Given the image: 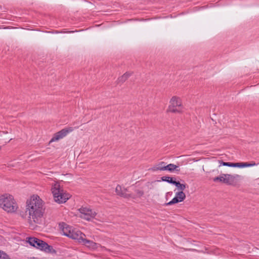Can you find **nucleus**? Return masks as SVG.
<instances>
[{
    "label": "nucleus",
    "mask_w": 259,
    "mask_h": 259,
    "mask_svg": "<svg viewBox=\"0 0 259 259\" xmlns=\"http://www.w3.org/2000/svg\"><path fill=\"white\" fill-rule=\"evenodd\" d=\"M26 203L25 213L28 215L29 224L39 223L45 211L43 201L38 196L34 195L27 201Z\"/></svg>",
    "instance_id": "nucleus-1"
},
{
    "label": "nucleus",
    "mask_w": 259,
    "mask_h": 259,
    "mask_svg": "<svg viewBox=\"0 0 259 259\" xmlns=\"http://www.w3.org/2000/svg\"><path fill=\"white\" fill-rule=\"evenodd\" d=\"M51 190L54 199L58 203H65L70 197V194L66 193L61 188L59 183L58 182H54L52 184Z\"/></svg>",
    "instance_id": "nucleus-2"
},
{
    "label": "nucleus",
    "mask_w": 259,
    "mask_h": 259,
    "mask_svg": "<svg viewBox=\"0 0 259 259\" xmlns=\"http://www.w3.org/2000/svg\"><path fill=\"white\" fill-rule=\"evenodd\" d=\"M0 207L8 212H14L17 209L13 197L9 194H5L0 197Z\"/></svg>",
    "instance_id": "nucleus-3"
},
{
    "label": "nucleus",
    "mask_w": 259,
    "mask_h": 259,
    "mask_svg": "<svg viewBox=\"0 0 259 259\" xmlns=\"http://www.w3.org/2000/svg\"><path fill=\"white\" fill-rule=\"evenodd\" d=\"M26 241L30 245L46 252H50L52 249L46 242L35 237H27Z\"/></svg>",
    "instance_id": "nucleus-4"
},
{
    "label": "nucleus",
    "mask_w": 259,
    "mask_h": 259,
    "mask_svg": "<svg viewBox=\"0 0 259 259\" xmlns=\"http://www.w3.org/2000/svg\"><path fill=\"white\" fill-rule=\"evenodd\" d=\"M169 103L167 111L172 113L181 112L182 111V103L180 98L176 96L172 97Z\"/></svg>",
    "instance_id": "nucleus-5"
},
{
    "label": "nucleus",
    "mask_w": 259,
    "mask_h": 259,
    "mask_svg": "<svg viewBox=\"0 0 259 259\" xmlns=\"http://www.w3.org/2000/svg\"><path fill=\"white\" fill-rule=\"evenodd\" d=\"M78 211L80 213L79 217L85 220L90 221L95 218L97 215L96 211L88 207L82 206Z\"/></svg>",
    "instance_id": "nucleus-6"
},
{
    "label": "nucleus",
    "mask_w": 259,
    "mask_h": 259,
    "mask_svg": "<svg viewBox=\"0 0 259 259\" xmlns=\"http://www.w3.org/2000/svg\"><path fill=\"white\" fill-rule=\"evenodd\" d=\"M238 177H239L238 175L232 176L229 174H222L219 177L214 178L213 181L215 182L219 181L227 184H231L234 182L235 179Z\"/></svg>",
    "instance_id": "nucleus-7"
},
{
    "label": "nucleus",
    "mask_w": 259,
    "mask_h": 259,
    "mask_svg": "<svg viewBox=\"0 0 259 259\" xmlns=\"http://www.w3.org/2000/svg\"><path fill=\"white\" fill-rule=\"evenodd\" d=\"M73 131V128L72 127H69L62 129L54 135L53 138L50 140V143L56 142L63 139L68 134L72 132Z\"/></svg>",
    "instance_id": "nucleus-8"
},
{
    "label": "nucleus",
    "mask_w": 259,
    "mask_h": 259,
    "mask_svg": "<svg viewBox=\"0 0 259 259\" xmlns=\"http://www.w3.org/2000/svg\"><path fill=\"white\" fill-rule=\"evenodd\" d=\"M80 243L85 245L86 247L90 249H96L98 247H101L103 248H105L104 247H102L101 245L98 243H95L93 241L85 239L83 238L82 241Z\"/></svg>",
    "instance_id": "nucleus-9"
},
{
    "label": "nucleus",
    "mask_w": 259,
    "mask_h": 259,
    "mask_svg": "<svg viewBox=\"0 0 259 259\" xmlns=\"http://www.w3.org/2000/svg\"><path fill=\"white\" fill-rule=\"evenodd\" d=\"M127 190L126 188H122V187L120 185H117L115 189V192L117 195L123 197L124 198H135V197L133 196L131 194L126 193Z\"/></svg>",
    "instance_id": "nucleus-10"
},
{
    "label": "nucleus",
    "mask_w": 259,
    "mask_h": 259,
    "mask_svg": "<svg viewBox=\"0 0 259 259\" xmlns=\"http://www.w3.org/2000/svg\"><path fill=\"white\" fill-rule=\"evenodd\" d=\"M71 236L72 239L77 240L79 243H80L83 238L85 237L84 234L75 229H74L73 235L72 234Z\"/></svg>",
    "instance_id": "nucleus-11"
},
{
    "label": "nucleus",
    "mask_w": 259,
    "mask_h": 259,
    "mask_svg": "<svg viewBox=\"0 0 259 259\" xmlns=\"http://www.w3.org/2000/svg\"><path fill=\"white\" fill-rule=\"evenodd\" d=\"M74 229L72 227L64 224L62 228V232L64 235L71 238V235L72 234L73 235Z\"/></svg>",
    "instance_id": "nucleus-12"
},
{
    "label": "nucleus",
    "mask_w": 259,
    "mask_h": 259,
    "mask_svg": "<svg viewBox=\"0 0 259 259\" xmlns=\"http://www.w3.org/2000/svg\"><path fill=\"white\" fill-rule=\"evenodd\" d=\"M165 170H168L170 172L173 171L174 170L179 171L180 169H179V166L174 164H169L167 165H165Z\"/></svg>",
    "instance_id": "nucleus-13"
},
{
    "label": "nucleus",
    "mask_w": 259,
    "mask_h": 259,
    "mask_svg": "<svg viewBox=\"0 0 259 259\" xmlns=\"http://www.w3.org/2000/svg\"><path fill=\"white\" fill-rule=\"evenodd\" d=\"M165 164L164 162H160L156 164L153 168V170H165Z\"/></svg>",
    "instance_id": "nucleus-14"
},
{
    "label": "nucleus",
    "mask_w": 259,
    "mask_h": 259,
    "mask_svg": "<svg viewBox=\"0 0 259 259\" xmlns=\"http://www.w3.org/2000/svg\"><path fill=\"white\" fill-rule=\"evenodd\" d=\"M131 74L128 72L125 73L123 75L119 77L117 81V83H123L131 76Z\"/></svg>",
    "instance_id": "nucleus-15"
},
{
    "label": "nucleus",
    "mask_w": 259,
    "mask_h": 259,
    "mask_svg": "<svg viewBox=\"0 0 259 259\" xmlns=\"http://www.w3.org/2000/svg\"><path fill=\"white\" fill-rule=\"evenodd\" d=\"M238 166L237 167H250L254 166L256 165L255 162H252L251 163H247V162H241V163H237Z\"/></svg>",
    "instance_id": "nucleus-16"
},
{
    "label": "nucleus",
    "mask_w": 259,
    "mask_h": 259,
    "mask_svg": "<svg viewBox=\"0 0 259 259\" xmlns=\"http://www.w3.org/2000/svg\"><path fill=\"white\" fill-rule=\"evenodd\" d=\"M161 180L162 181H165L168 183L172 184L174 185H175V184L176 182V181H174L173 180L172 178L170 177H166V176L162 177L161 178Z\"/></svg>",
    "instance_id": "nucleus-17"
},
{
    "label": "nucleus",
    "mask_w": 259,
    "mask_h": 259,
    "mask_svg": "<svg viewBox=\"0 0 259 259\" xmlns=\"http://www.w3.org/2000/svg\"><path fill=\"white\" fill-rule=\"evenodd\" d=\"M176 196L182 202L186 198V195L183 191H180L176 194Z\"/></svg>",
    "instance_id": "nucleus-18"
},
{
    "label": "nucleus",
    "mask_w": 259,
    "mask_h": 259,
    "mask_svg": "<svg viewBox=\"0 0 259 259\" xmlns=\"http://www.w3.org/2000/svg\"><path fill=\"white\" fill-rule=\"evenodd\" d=\"M175 185L180 191H183L186 188L185 184H181L179 182H176Z\"/></svg>",
    "instance_id": "nucleus-19"
},
{
    "label": "nucleus",
    "mask_w": 259,
    "mask_h": 259,
    "mask_svg": "<svg viewBox=\"0 0 259 259\" xmlns=\"http://www.w3.org/2000/svg\"><path fill=\"white\" fill-rule=\"evenodd\" d=\"M181 202L177 197L175 196L171 201L168 203H165L166 205H171L174 204Z\"/></svg>",
    "instance_id": "nucleus-20"
},
{
    "label": "nucleus",
    "mask_w": 259,
    "mask_h": 259,
    "mask_svg": "<svg viewBox=\"0 0 259 259\" xmlns=\"http://www.w3.org/2000/svg\"><path fill=\"white\" fill-rule=\"evenodd\" d=\"M222 164L224 166H227L230 167H237V166H238L237 163L222 162Z\"/></svg>",
    "instance_id": "nucleus-21"
},
{
    "label": "nucleus",
    "mask_w": 259,
    "mask_h": 259,
    "mask_svg": "<svg viewBox=\"0 0 259 259\" xmlns=\"http://www.w3.org/2000/svg\"><path fill=\"white\" fill-rule=\"evenodd\" d=\"M0 259H11L4 251L0 250Z\"/></svg>",
    "instance_id": "nucleus-22"
},
{
    "label": "nucleus",
    "mask_w": 259,
    "mask_h": 259,
    "mask_svg": "<svg viewBox=\"0 0 259 259\" xmlns=\"http://www.w3.org/2000/svg\"><path fill=\"white\" fill-rule=\"evenodd\" d=\"M135 192L136 193L137 197H141L144 194V192L140 190H136Z\"/></svg>",
    "instance_id": "nucleus-23"
},
{
    "label": "nucleus",
    "mask_w": 259,
    "mask_h": 259,
    "mask_svg": "<svg viewBox=\"0 0 259 259\" xmlns=\"http://www.w3.org/2000/svg\"><path fill=\"white\" fill-rule=\"evenodd\" d=\"M1 149V147L0 146V150Z\"/></svg>",
    "instance_id": "nucleus-24"
}]
</instances>
